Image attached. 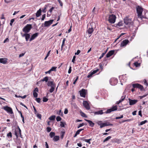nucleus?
Here are the masks:
<instances>
[{"mask_svg": "<svg viewBox=\"0 0 148 148\" xmlns=\"http://www.w3.org/2000/svg\"><path fill=\"white\" fill-rule=\"evenodd\" d=\"M80 96L81 97H85L86 95V90L85 89H82L79 91Z\"/></svg>", "mask_w": 148, "mask_h": 148, "instance_id": "10", "label": "nucleus"}, {"mask_svg": "<svg viewBox=\"0 0 148 148\" xmlns=\"http://www.w3.org/2000/svg\"><path fill=\"white\" fill-rule=\"evenodd\" d=\"M128 100H129V104L130 105H134L136 104L138 101L137 100H132L130 99V98H129Z\"/></svg>", "mask_w": 148, "mask_h": 148, "instance_id": "14", "label": "nucleus"}, {"mask_svg": "<svg viewBox=\"0 0 148 148\" xmlns=\"http://www.w3.org/2000/svg\"><path fill=\"white\" fill-rule=\"evenodd\" d=\"M46 17V14H44L42 15V18H41V20L42 21H43L44 19H45V18Z\"/></svg>", "mask_w": 148, "mask_h": 148, "instance_id": "55", "label": "nucleus"}, {"mask_svg": "<svg viewBox=\"0 0 148 148\" xmlns=\"http://www.w3.org/2000/svg\"><path fill=\"white\" fill-rule=\"evenodd\" d=\"M110 82L112 85H115L117 83V80L116 79H111L110 80Z\"/></svg>", "mask_w": 148, "mask_h": 148, "instance_id": "12", "label": "nucleus"}, {"mask_svg": "<svg viewBox=\"0 0 148 148\" xmlns=\"http://www.w3.org/2000/svg\"><path fill=\"white\" fill-rule=\"evenodd\" d=\"M123 23H122V21H120L117 23V25H118L119 27L122 26L123 25Z\"/></svg>", "mask_w": 148, "mask_h": 148, "instance_id": "40", "label": "nucleus"}, {"mask_svg": "<svg viewBox=\"0 0 148 148\" xmlns=\"http://www.w3.org/2000/svg\"><path fill=\"white\" fill-rule=\"evenodd\" d=\"M78 78H79V76H77L76 77V78L75 79V81H74V82H73V84H75L76 82L78 80Z\"/></svg>", "mask_w": 148, "mask_h": 148, "instance_id": "49", "label": "nucleus"}, {"mask_svg": "<svg viewBox=\"0 0 148 148\" xmlns=\"http://www.w3.org/2000/svg\"><path fill=\"white\" fill-rule=\"evenodd\" d=\"M136 11L138 14L137 16H140L142 14L143 11V8L139 5H137L136 7Z\"/></svg>", "mask_w": 148, "mask_h": 148, "instance_id": "4", "label": "nucleus"}, {"mask_svg": "<svg viewBox=\"0 0 148 148\" xmlns=\"http://www.w3.org/2000/svg\"><path fill=\"white\" fill-rule=\"evenodd\" d=\"M68 113V110L67 108H65L64 110V113L65 114H66Z\"/></svg>", "mask_w": 148, "mask_h": 148, "instance_id": "60", "label": "nucleus"}, {"mask_svg": "<svg viewBox=\"0 0 148 148\" xmlns=\"http://www.w3.org/2000/svg\"><path fill=\"white\" fill-rule=\"evenodd\" d=\"M53 21V19H52L45 21L44 23L42 24V26L48 27L52 23Z\"/></svg>", "mask_w": 148, "mask_h": 148, "instance_id": "5", "label": "nucleus"}, {"mask_svg": "<svg viewBox=\"0 0 148 148\" xmlns=\"http://www.w3.org/2000/svg\"><path fill=\"white\" fill-rule=\"evenodd\" d=\"M129 121H129V119H127V120H125L121 121H120V122L119 123H124V122H125Z\"/></svg>", "mask_w": 148, "mask_h": 148, "instance_id": "58", "label": "nucleus"}, {"mask_svg": "<svg viewBox=\"0 0 148 148\" xmlns=\"http://www.w3.org/2000/svg\"><path fill=\"white\" fill-rule=\"evenodd\" d=\"M60 137L59 136H55L53 138V140L54 141H57L59 139Z\"/></svg>", "mask_w": 148, "mask_h": 148, "instance_id": "24", "label": "nucleus"}, {"mask_svg": "<svg viewBox=\"0 0 148 148\" xmlns=\"http://www.w3.org/2000/svg\"><path fill=\"white\" fill-rule=\"evenodd\" d=\"M32 28L31 24H27L23 28V31L25 33H28L29 32Z\"/></svg>", "mask_w": 148, "mask_h": 148, "instance_id": "2", "label": "nucleus"}, {"mask_svg": "<svg viewBox=\"0 0 148 148\" xmlns=\"http://www.w3.org/2000/svg\"><path fill=\"white\" fill-rule=\"evenodd\" d=\"M7 136L8 137H10V138H11L12 137V134L11 132H9L7 134Z\"/></svg>", "mask_w": 148, "mask_h": 148, "instance_id": "45", "label": "nucleus"}, {"mask_svg": "<svg viewBox=\"0 0 148 148\" xmlns=\"http://www.w3.org/2000/svg\"><path fill=\"white\" fill-rule=\"evenodd\" d=\"M48 99L46 98L45 97H44L43 98L42 101L43 102H46L48 101Z\"/></svg>", "mask_w": 148, "mask_h": 148, "instance_id": "38", "label": "nucleus"}, {"mask_svg": "<svg viewBox=\"0 0 148 148\" xmlns=\"http://www.w3.org/2000/svg\"><path fill=\"white\" fill-rule=\"evenodd\" d=\"M105 125H107L106 126L113 125L112 124L110 123V122H105Z\"/></svg>", "mask_w": 148, "mask_h": 148, "instance_id": "42", "label": "nucleus"}, {"mask_svg": "<svg viewBox=\"0 0 148 148\" xmlns=\"http://www.w3.org/2000/svg\"><path fill=\"white\" fill-rule=\"evenodd\" d=\"M57 67L56 66H52L50 70L51 71H56Z\"/></svg>", "mask_w": 148, "mask_h": 148, "instance_id": "31", "label": "nucleus"}, {"mask_svg": "<svg viewBox=\"0 0 148 148\" xmlns=\"http://www.w3.org/2000/svg\"><path fill=\"white\" fill-rule=\"evenodd\" d=\"M41 12L42 10L41 9H39V10L37 11L36 14V17H39L41 15Z\"/></svg>", "mask_w": 148, "mask_h": 148, "instance_id": "22", "label": "nucleus"}, {"mask_svg": "<svg viewBox=\"0 0 148 148\" xmlns=\"http://www.w3.org/2000/svg\"><path fill=\"white\" fill-rule=\"evenodd\" d=\"M124 22L126 25H129L132 23L131 19L126 17L124 19Z\"/></svg>", "mask_w": 148, "mask_h": 148, "instance_id": "8", "label": "nucleus"}, {"mask_svg": "<svg viewBox=\"0 0 148 148\" xmlns=\"http://www.w3.org/2000/svg\"><path fill=\"white\" fill-rule=\"evenodd\" d=\"M129 42V41L127 39L124 40L122 42L120 46L121 47H125Z\"/></svg>", "mask_w": 148, "mask_h": 148, "instance_id": "11", "label": "nucleus"}, {"mask_svg": "<svg viewBox=\"0 0 148 148\" xmlns=\"http://www.w3.org/2000/svg\"><path fill=\"white\" fill-rule=\"evenodd\" d=\"M132 86L133 88H138L140 89L141 91L143 90H145L144 89L143 86L139 84L138 83L133 84H132Z\"/></svg>", "mask_w": 148, "mask_h": 148, "instance_id": "7", "label": "nucleus"}, {"mask_svg": "<svg viewBox=\"0 0 148 148\" xmlns=\"http://www.w3.org/2000/svg\"><path fill=\"white\" fill-rule=\"evenodd\" d=\"M39 33L38 32L36 33H35L33 34L32 36L30 38L29 41H31L34 40L36 38L38 35Z\"/></svg>", "mask_w": 148, "mask_h": 148, "instance_id": "17", "label": "nucleus"}, {"mask_svg": "<svg viewBox=\"0 0 148 148\" xmlns=\"http://www.w3.org/2000/svg\"><path fill=\"white\" fill-rule=\"evenodd\" d=\"M112 111L116 110H117V106L116 105L113 106L111 108Z\"/></svg>", "mask_w": 148, "mask_h": 148, "instance_id": "30", "label": "nucleus"}, {"mask_svg": "<svg viewBox=\"0 0 148 148\" xmlns=\"http://www.w3.org/2000/svg\"><path fill=\"white\" fill-rule=\"evenodd\" d=\"M134 64L136 67H137L140 65V64L138 63L137 62H135L134 63Z\"/></svg>", "mask_w": 148, "mask_h": 148, "instance_id": "48", "label": "nucleus"}, {"mask_svg": "<svg viewBox=\"0 0 148 148\" xmlns=\"http://www.w3.org/2000/svg\"><path fill=\"white\" fill-rule=\"evenodd\" d=\"M83 105L85 108L89 110L90 109L89 104L87 101H84L83 103Z\"/></svg>", "mask_w": 148, "mask_h": 148, "instance_id": "13", "label": "nucleus"}, {"mask_svg": "<svg viewBox=\"0 0 148 148\" xmlns=\"http://www.w3.org/2000/svg\"><path fill=\"white\" fill-rule=\"evenodd\" d=\"M76 57L75 56H74L73 57V59L72 60V62H73V63H74V62L75 60Z\"/></svg>", "mask_w": 148, "mask_h": 148, "instance_id": "50", "label": "nucleus"}, {"mask_svg": "<svg viewBox=\"0 0 148 148\" xmlns=\"http://www.w3.org/2000/svg\"><path fill=\"white\" fill-rule=\"evenodd\" d=\"M114 141L115 143H119L120 142V140L118 139H116V140Z\"/></svg>", "mask_w": 148, "mask_h": 148, "instance_id": "61", "label": "nucleus"}, {"mask_svg": "<svg viewBox=\"0 0 148 148\" xmlns=\"http://www.w3.org/2000/svg\"><path fill=\"white\" fill-rule=\"evenodd\" d=\"M7 59L6 58H0V63L3 64H6L7 62Z\"/></svg>", "mask_w": 148, "mask_h": 148, "instance_id": "18", "label": "nucleus"}, {"mask_svg": "<svg viewBox=\"0 0 148 148\" xmlns=\"http://www.w3.org/2000/svg\"><path fill=\"white\" fill-rule=\"evenodd\" d=\"M47 6H46V5H45V6L44 7V8L42 10V12L44 13H45L46 12V10H45L47 8Z\"/></svg>", "mask_w": 148, "mask_h": 148, "instance_id": "52", "label": "nucleus"}, {"mask_svg": "<svg viewBox=\"0 0 148 148\" xmlns=\"http://www.w3.org/2000/svg\"><path fill=\"white\" fill-rule=\"evenodd\" d=\"M47 85L48 86L51 87V89L49 90L50 92H52L55 89V84L54 83L53 81H48L47 83Z\"/></svg>", "mask_w": 148, "mask_h": 148, "instance_id": "1", "label": "nucleus"}, {"mask_svg": "<svg viewBox=\"0 0 148 148\" xmlns=\"http://www.w3.org/2000/svg\"><path fill=\"white\" fill-rule=\"evenodd\" d=\"M105 55V53H103L100 57L99 58V59H101Z\"/></svg>", "mask_w": 148, "mask_h": 148, "instance_id": "63", "label": "nucleus"}, {"mask_svg": "<svg viewBox=\"0 0 148 148\" xmlns=\"http://www.w3.org/2000/svg\"><path fill=\"white\" fill-rule=\"evenodd\" d=\"M114 50H111L109 51L106 55V56L107 58H109L112 55L114 54Z\"/></svg>", "mask_w": 148, "mask_h": 148, "instance_id": "19", "label": "nucleus"}, {"mask_svg": "<svg viewBox=\"0 0 148 148\" xmlns=\"http://www.w3.org/2000/svg\"><path fill=\"white\" fill-rule=\"evenodd\" d=\"M97 123L98 125L100 126V128H101L105 126H106V125H105V123H102V121H98Z\"/></svg>", "mask_w": 148, "mask_h": 148, "instance_id": "15", "label": "nucleus"}, {"mask_svg": "<svg viewBox=\"0 0 148 148\" xmlns=\"http://www.w3.org/2000/svg\"><path fill=\"white\" fill-rule=\"evenodd\" d=\"M58 2L60 4V5L62 6L63 5V3L62 2V1H61L60 0H58Z\"/></svg>", "mask_w": 148, "mask_h": 148, "instance_id": "62", "label": "nucleus"}, {"mask_svg": "<svg viewBox=\"0 0 148 148\" xmlns=\"http://www.w3.org/2000/svg\"><path fill=\"white\" fill-rule=\"evenodd\" d=\"M112 112V110L111 108H110V109H108L106 111V112H105L104 113H106V114L110 113Z\"/></svg>", "mask_w": 148, "mask_h": 148, "instance_id": "34", "label": "nucleus"}, {"mask_svg": "<svg viewBox=\"0 0 148 148\" xmlns=\"http://www.w3.org/2000/svg\"><path fill=\"white\" fill-rule=\"evenodd\" d=\"M58 114L59 115H60L61 116H62V115H63V112H62L61 110H59Z\"/></svg>", "mask_w": 148, "mask_h": 148, "instance_id": "64", "label": "nucleus"}, {"mask_svg": "<svg viewBox=\"0 0 148 148\" xmlns=\"http://www.w3.org/2000/svg\"><path fill=\"white\" fill-rule=\"evenodd\" d=\"M62 119V118L60 116H58L56 118V120L57 121H61Z\"/></svg>", "mask_w": 148, "mask_h": 148, "instance_id": "37", "label": "nucleus"}, {"mask_svg": "<svg viewBox=\"0 0 148 148\" xmlns=\"http://www.w3.org/2000/svg\"><path fill=\"white\" fill-rule=\"evenodd\" d=\"M2 109L6 111L10 114H14L12 109L10 107L6 106L3 107Z\"/></svg>", "mask_w": 148, "mask_h": 148, "instance_id": "6", "label": "nucleus"}, {"mask_svg": "<svg viewBox=\"0 0 148 148\" xmlns=\"http://www.w3.org/2000/svg\"><path fill=\"white\" fill-rule=\"evenodd\" d=\"M65 125H66V123L65 122L62 121L60 122V126L62 127H64Z\"/></svg>", "mask_w": 148, "mask_h": 148, "instance_id": "28", "label": "nucleus"}, {"mask_svg": "<svg viewBox=\"0 0 148 148\" xmlns=\"http://www.w3.org/2000/svg\"><path fill=\"white\" fill-rule=\"evenodd\" d=\"M56 117V116L55 115H53L51 116L49 118V119L50 121H54Z\"/></svg>", "mask_w": 148, "mask_h": 148, "instance_id": "26", "label": "nucleus"}, {"mask_svg": "<svg viewBox=\"0 0 148 148\" xmlns=\"http://www.w3.org/2000/svg\"><path fill=\"white\" fill-rule=\"evenodd\" d=\"M94 113L95 115H101L103 114V113H104L103 112L102 110H99L97 111L93 112H92Z\"/></svg>", "mask_w": 148, "mask_h": 148, "instance_id": "21", "label": "nucleus"}, {"mask_svg": "<svg viewBox=\"0 0 148 148\" xmlns=\"http://www.w3.org/2000/svg\"><path fill=\"white\" fill-rule=\"evenodd\" d=\"M147 121L146 120H145L143 121H142L140 123H138V125H142L145 124L146 123H147Z\"/></svg>", "mask_w": 148, "mask_h": 148, "instance_id": "29", "label": "nucleus"}, {"mask_svg": "<svg viewBox=\"0 0 148 148\" xmlns=\"http://www.w3.org/2000/svg\"><path fill=\"white\" fill-rule=\"evenodd\" d=\"M71 105H73L75 108H77V106L76 104L75 103H71Z\"/></svg>", "mask_w": 148, "mask_h": 148, "instance_id": "51", "label": "nucleus"}, {"mask_svg": "<svg viewBox=\"0 0 148 148\" xmlns=\"http://www.w3.org/2000/svg\"><path fill=\"white\" fill-rule=\"evenodd\" d=\"M54 8L55 7H53L49 9V11L51 13L52 11L54 9Z\"/></svg>", "mask_w": 148, "mask_h": 148, "instance_id": "54", "label": "nucleus"}, {"mask_svg": "<svg viewBox=\"0 0 148 148\" xmlns=\"http://www.w3.org/2000/svg\"><path fill=\"white\" fill-rule=\"evenodd\" d=\"M125 95L122 96L121 97V99L120 100V102H122L125 98Z\"/></svg>", "mask_w": 148, "mask_h": 148, "instance_id": "35", "label": "nucleus"}, {"mask_svg": "<svg viewBox=\"0 0 148 148\" xmlns=\"http://www.w3.org/2000/svg\"><path fill=\"white\" fill-rule=\"evenodd\" d=\"M99 70V69H96L94 70H92L88 74L87 76L88 78H90L91 77L92 75L96 73Z\"/></svg>", "mask_w": 148, "mask_h": 148, "instance_id": "9", "label": "nucleus"}, {"mask_svg": "<svg viewBox=\"0 0 148 148\" xmlns=\"http://www.w3.org/2000/svg\"><path fill=\"white\" fill-rule=\"evenodd\" d=\"M116 18V17L115 15L112 14L110 15L108 20L110 23L113 24L115 23Z\"/></svg>", "mask_w": 148, "mask_h": 148, "instance_id": "3", "label": "nucleus"}, {"mask_svg": "<svg viewBox=\"0 0 148 148\" xmlns=\"http://www.w3.org/2000/svg\"><path fill=\"white\" fill-rule=\"evenodd\" d=\"M138 18H140L141 20H142L143 18H147L146 17L142 15V14H141L140 16H138Z\"/></svg>", "mask_w": 148, "mask_h": 148, "instance_id": "46", "label": "nucleus"}, {"mask_svg": "<svg viewBox=\"0 0 148 148\" xmlns=\"http://www.w3.org/2000/svg\"><path fill=\"white\" fill-rule=\"evenodd\" d=\"M125 34V33H122V34H121L120 35L119 37H118L114 41V42H116V41L118 39H119L121 36Z\"/></svg>", "mask_w": 148, "mask_h": 148, "instance_id": "47", "label": "nucleus"}, {"mask_svg": "<svg viewBox=\"0 0 148 148\" xmlns=\"http://www.w3.org/2000/svg\"><path fill=\"white\" fill-rule=\"evenodd\" d=\"M55 134L54 132H51L49 134V136L51 138H52L55 136Z\"/></svg>", "mask_w": 148, "mask_h": 148, "instance_id": "27", "label": "nucleus"}, {"mask_svg": "<svg viewBox=\"0 0 148 148\" xmlns=\"http://www.w3.org/2000/svg\"><path fill=\"white\" fill-rule=\"evenodd\" d=\"M30 34H28V33H25L22 35L23 37H25V39L26 41H28L29 39L30 38Z\"/></svg>", "mask_w": 148, "mask_h": 148, "instance_id": "16", "label": "nucleus"}, {"mask_svg": "<svg viewBox=\"0 0 148 148\" xmlns=\"http://www.w3.org/2000/svg\"><path fill=\"white\" fill-rule=\"evenodd\" d=\"M93 29L92 27H89V29L87 30V32L89 34H91L93 32Z\"/></svg>", "mask_w": 148, "mask_h": 148, "instance_id": "23", "label": "nucleus"}, {"mask_svg": "<svg viewBox=\"0 0 148 148\" xmlns=\"http://www.w3.org/2000/svg\"><path fill=\"white\" fill-rule=\"evenodd\" d=\"M33 95L35 98H36L38 97V93L36 92H33Z\"/></svg>", "mask_w": 148, "mask_h": 148, "instance_id": "39", "label": "nucleus"}, {"mask_svg": "<svg viewBox=\"0 0 148 148\" xmlns=\"http://www.w3.org/2000/svg\"><path fill=\"white\" fill-rule=\"evenodd\" d=\"M71 66H70L69 68V69L68 71V73L69 74H70L71 73Z\"/></svg>", "mask_w": 148, "mask_h": 148, "instance_id": "59", "label": "nucleus"}, {"mask_svg": "<svg viewBox=\"0 0 148 148\" xmlns=\"http://www.w3.org/2000/svg\"><path fill=\"white\" fill-rule=\"evenodd\" d=\"M37 116L38 119H40L41 117V114L38 113L37 115Z\"/></svg>", "mask_w": 148, "mask_h": 148, "instance_id": "56", "label": "nucleus"}, {"mask_svg": "<svg viewBox=\"0 0 148 148\" xmlns=\"http://www.w3.org/2000/svg\"><path fill=\"white\" fill-rule=\"evenodd\" d=\"M89 124V125L90 127H93L95 123H93L91 121L88 120L86 119H84Z\"/></svg>", "mask_w": 148, "mask_h": 148, "instance_id": "20", "label": "nucleus"}, {"mask_svg": "<svg viewBox=\"0 0 148 148\" xmlns=\"http://www.w3.org/2000/svg\"><path fill=\"white\" fill-rule=\"evenodd\" d=\"M48 77L47 76H46L43 78V79L41 80V81L44 82L45 81L46 82H48Z\"/></svg>", "mask_w": 148, "mask_h": 148, "instance_id": "25", "label": "nucleus"}, {"mask_svg": "<svg viewBox=\"0 0 148 148\" xmlns=\"http://www.w3.org/2000/svg\"><path fill=\"white\" fill-rule=\"evenodd\" d=\"M85 125V124L84 123H82L80 124L79 125L77 126V128H79L80 127L84 126Z\"/></svg>", "mask_w": 148, "mask_h": 148, "instance_id": "43", "label": "nucleus"}, {"mask_svg": "<svg viewBox=\"0 0 148 148\" xmlns=\"http://www.w3.org/2000/svg\"><path fill=\"white\" fill-rule=\"evenodd\" d=\"M80 52V51L79 50H78L75 53V55H78Z\"/></svg>", "mask_w": 148, "mask_h": 148, "instance_id": "57", "label": "nucleus"}, {"mask_svg": "<svg viewBox=\"0 0 148 148\" xmlns=\"http://www.w3.org/2000/svg\"><path fill=\"white\" fill-rule=\"evenodd\" d=\"M14 21V18L10 20V26H12V24Z\"/></svg>", "mask_w": 148, "mask_h": 148, "instance_id": "41", "label": "nucleus"}, {"mask_svg": "<svg viewBox=\"0 0 148 148\" xmlns=\"http://www.w3.org/2000/svg\"><path fill=\"white\" fill-rule=\"evenodd\" d=\"M80 113L81 115V116L84 117L85 118H87V116H86V115L84 112H82L81 111L80 112Z\"/></svg>", "mask_w": 148, "mask_h": 148, "instance_id": "32", "label": "nucleus"}, {"mask_svg": "<svg viewBox=\"0 0 148 148\" xmlns=\"http://www.w3.org/2000/svg\"><path fill=\"white\" fill-rule=\"evenodd\" d=\"M65 134V132L63 131H62L61 132V135L60 136V138L62 139L63 138L64 136V135Z\"/></svg>", "mask_w": 148, "mask_h": 148, "instance_id": "36", "label": "nucleus"}, {"mask_svg": "<svg viewBox=\"0 0 148 148\" xmlns=\"http://www.w3.org/2000/svg\"><path fill=\"white\" fill-rule=\"evenodd\" d=\"M111 136H108L103 141V143H104L108 140H109V139L111 138Z\"/></svg>", "mask_w": 148, "mask_h": 148, "instance_id": "33", "label": "nucleus"}, {"mask_svg": "<svg viewBox=\"0 0 148 148\" xmlns=\"http://www.w3.org/2000/svg\"><path fill=\"white\" fill-rule=\"evenodd\" d=\"M41 99L39 98H36V101L38 103H40V102Z\"/></svg>", "mask_w": 148, "mask_h": 148, "instance_id": "53", "label": "nucleus"}, {"mask_svg": "<svg viewBox=\"0 0 148 148\" xmlns=\"http://www.w3.org/2000/svg\"><path fill=\"white\" fill-rule=\"evenodd\" d=\"M46 130L47 132H49L51 131V127H48L47 128Z\"/></svg>", "mask_w": 148, "mask_h": 148, "instance_id": "44", "label": "nucleus"}]
</instances>
